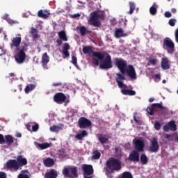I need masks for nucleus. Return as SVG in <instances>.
I'll return each instance as SVG.
<instances>
[{
	"instance_id": "25",
	"label": "nucleus",
	"mask_w": 178,
	"mask_h": 178,
	"mask_svg": "<svg viewBox=\"0 0 178 178\" xmlns=\"http://www.w3.org/2000/svg\"><path fill=\"white\" fill-rule=\"evenodd\" d=\"M128 34L123 33V29H118L115 32V38H122V37H127Z\"/></svg>"
},
{
	"instance_id": "20",
	"label": "nucleus",
	"mask_w": 178,
	"mask_h": 178,
	"mask_svg": "<svg viewBox=\"0 0 178 178\" xmlns=\"http://www.w3.org/2000/svg\"><path fill=\"white\" fill-rule=\"evenodd\" d=\"M38 17H41L42 19H48L49 16H51V13H49V10H40L38 13Z\"/></svg>"
},
{
	"instance_id": "29",
	"label": "nucleus",
	"mask_w": 178,
	"mask_h": 178,
	"mask_svg": "<svg viewBox=\"0 0 178 178\" xmlns=\"http://www.w3.org/2000/svg\"><path fill=\"white\" fill-rule=\"evenodd\" d=\"M35 87H37V85L34 83L29 84L28 86H26L24 89L25 93L29 94V92H30V91H33V90H34Z\"/></svg>"
},
{
	"instance_id": "40",
	"label": "nucleus",
	"mask_w": 178,
	"mask_h": 178,
	"mask_svg": "<svg viewBox=\"0 0 178 178\" xmlns=\"http://www.w3.org/2000/svg\"><path fill=\"white\" fill-rule=\"evenodd\" d=\"M161 115L163 116H166L167 115H169V109L168 108L163 106L162 108H161Z\"/></svg>"
},
{
	"instance_id": "36",
	"label": "nucleus",
	"mask_w": 178,
	"mask_h": 178,
	"mask_svg": "<svg viewBox=\"0 0 178 178\" xmlns=\"http://www.w3.org/2000/svg\"><path fill=\"white\" fill-rule=\"evenodd\" d=\"M60 130H62V127L57 125H53L50 127V131L52 133H58V131H60Z\"/></svg>"
},
{
	"instance_id": "22",
	"label": "nucleus",
	"mask_w": 178,
	"mask_h": 178,
	"mask_svg": "<svg viewBox=\"0 0 178 178\" xmlns=\"http://www.w3.org/2000/svg\"><path fill=\"white\" fill-rule=\"evenodd\" d=\"M16 161L19 164V168H20V166H25V165L27 164V159L24 158L22 155L17 156Z\"/></svg>"
},
{
	"instance_id": "11",
	"label": "nucleus",
	"mask_w": 178,
	"mask_h": 178,
	"mask_svg": "<svg viewBox=\"0 0 178 178\" xmlns=\"http://www.w3.org/2000/svg\"><path fill=\"white\" fill-rule=\"evenodd\" d=\"M6 168L9 170H14L15 172H17V170L20 168L19 163L15 159L8 160L6 163Z\"/></svg>"
},
{
	"instance_id": "64",
	"label": "nucleus",
	"mask_w": 178,
	"mask_h": 178,
	"mask_svg": "<svg viewBox=\"0 0 178 178\" xmlns=\"http://www.w3.org/2000/svg\"><path fill=\"white\" fill-rule=\"evenodd\" d=\"M89 175H83L84 178H92V177H88Z\"/></svg>"
},
{
	"instance_id": "16",
	"label": "nucleus",
	"mask_w": 178,
	"mask_h": 178,
	"mask_svg": "<svg viewBox=\"0 0 178 178\" xmlns=\"http://www.w3.org/2000/svg\"><path fill=\"white\" fill-rule=\"evenodd\" d=\"M140 152L137 150H133L129 156V160L131 162H139L140 161Z\"/></svg>"
},
{
	"instance_id": "19",
	"label": "nucleus",
	"mask_w": 178,
	"mask_h": 178,
	"mask_svg": "<svg viewBox=\"0 0 178 178\" xmlns=\"http://www.w3.org/2000/svg\"><path fill=\"white\" fill-rule=\"evenodd\" d=\"M42 65L44 69H48L47 65L49 63V56L47 53H44L42 56Z\"/></svg>"
},
{
	"instance_id": "56",
	"label": "nucleus",
	"mask_w": 178,
	"mask_h": 178,
	"mask_svg": "<svg viewBox=\"0 0 178 178\" xmlns=\"http://www.w3.org/2000/svg\"><path fill=\"white\" fill-rule=\"evenodd\" d=\"M56 42H57L58 47H60L62 45V44H63V42H62L61 39H58L56 40Z\"/></svg>"
},
{
	"instance_id": "9",
	"label": "nucleus",
	"mask_w": 178,
	"mask_h": 178,
	"mask_svg": "<svg viewBox=\"0 0 178 178\" xmlns=\"http://www.w3.org/2000/svg\"><path fill=\"white\" fill-rule=\"evenodd\" d=\"M163 47H165L168 54H173L175 52V43L170 38H164L163 41Z\"/></svg>"
},
{
	"instance_id": "60",
	"label": "nucleus",
	"mask_w": 178,
	"mask_h": 178,
	"mask_svg": "<svg viewBox=\"0 0 178 178\" xmlns=\"http://www.w3.org/2000/svg\"><path fill=\"white\" fill-rule=\"evenodd\" d=\"M33 35V40H37V38H38V33H33V35Z\"/></svg>"
},
{
	"instance_id": "62",
	"label": "nucleus",
	"mask_w": 178,
	"mask_h": 178,
	"mask_svg": "<svg viewBox=\"0 0 178 178\" xmlns=\"http://www.w3.org/2000/svg\"><path fill=\"white\" fill-rule=\"evenodd\" d=\"M171 12H172V13H176V12H177V10H176V8H172L171 9Z\"/></svg>"
},
{
	"instance_id": "39",
	"label": "nucleus",
	"mask_w": 178,
	"mask_h": 178,
	"mask_svg": "<svg viewBox=\"0 0 178 178\" xmlns=\"http://www.w3.org/2000/svg\"><path fill=\"white\" fill-rule=\"evenodd\" d=\"M49 147H51V144L48 143H39V148H40V149H47V148H49Z\"/></svg>"
},
{
	"instance_id": "44",
	"label": "nucleus",
	"mask_w": 178,
	"mask_h": 178,
	"mask_svg": "<svg viewBox=\"0 0 178 178\" xmlns=\"http://www.w3.org/2000/svg\"><path fill=\"white\" fill-rule=\"evenodd\" d=\"M168 24H170L171 27H174L176 24V19H170L168 22Z\"/></svg>"
},
{
	"instance_id": "5",
	"label": "nucleus",
	"mask_w": 178,
	"mask_h": 178,
	"mask_svg": "<svg viewBox=\"0 0 178 178\" xmlns=\"http://www.w3.org/2000/svg\"><path fill=\"white\" fill-rule=\"evenodd\" d=\"M65 177H79L77 167H65L63 170Z\"/></svg>"
},
{
	"instance_id": "59",
	"label": "nucleus",
	"mask_w": 178,
	"mask_h": 178,
	"mask_svg": "<svg viewBox=\"0 0 178 178\" xmlns=\"http://www.w3.org/2000/svg\"><path fill=\"white\" fill-rule=\"evenodd\" d=\"M31 33L32 35L36 34V33H37V29H35V28H33V29H31Z\"/></svg>"
},
{
	"instance_id": "61",
	"label": "nucleus",
	"mask_w": 178,
	"mask_h": 178,
	"mask_svg": "<svg viewBox=\"0 0 178 178\" xmlns=\"http://www.w3.org/2000/svg\"><path fill=\"white\" fill-rule=\"evenodd\" d=\"M155 79L157 80H161V75L159 74H156L154 75Z\"/></svg>"
},
{
	"instance_id": "54",
	"label": "nucleus",
	"mask_w": 178,
	"mask_h": 178,
	"mask_svg": "<svg viewBox=\"0 0 178 178\" xmlns=\"http://www.w3.org/2000/svg\"><path fill=\"white\" fill-rule=\"evenodd\" d=\"M0 178H6V173L4 172H0Z\"/></svg>"
},
{
	"instance_id": "12",
	"label": "nucleus",
	"mask_w": 178,
	"mask_h": 178,
	"mask_svg": "<svg viewBox=\"0 0 178 178\" xmlns=\"http://www.w3.org/2000/svg\"><path fill=\"white\" fill-rule=\"evenodd\" d=\"M159 151V143L156 138H152L150 140L149 152H158Z\"/></svg>"
},
{
	"instance_id": "21",
	"label": "nucleus",
	"mask_w": 178,
	"mask_h": 178,
	"mask_svg": "<svg viewBox=\"0 0 178 178\" xmlns=\"http://www.w3.org/2000/svg\"><path fill=\"white\" fill-rule=\"evenodd\" d=\"M161 67L163 70H169L170 65H169V59L168 58H163L161 59Z\"/></svg>"
},
{
	"instance_id": "4",
	"label": "nucleus",
	"mask_w": 178,
	"mask_h": 178,
	"mask_svg": "<svg viewBox=\"0 0 178 178\" xmlns=\"http://www.w3.org/2000/svg\"><path fill=\"white\" fill-rule=\"evenodd\" d=\"M18 52L15 55V60L19 65H22V63H24L26 61V48L22 47L21 49H17Z\"/></svg>"
},
{
	"instance_id": "51",
	"label": "nucleus",
	"mask_w": 178,
	"mask_h": 178,
	"mask_svg": "<svg viewBox=\"0 0 178 178\" xmlns=\"http://www.w3.org/2000/svg\"><path fill=\"white\" fill-rule=\"evenodd\" d=\"M60 86H62V83L61 82H56V83H54L52 84L53 87H59Z\"/></svg>"
},
{
	"instance_id": "7",
	"label": "nucleus",
	"mask_w": 178,
	"mask_h": 178,
	"mask_svg": "<svg viewBox=\"0 0 178 178\" xmlns=\"http://www.w3.org/2000/svg\"><path fill=\"white\" fill-rule=\"evenodd\" d=\"M102 17V15L98 14L97 12L95 11L91 13V17L90 18V24L94 26V27H99L101 26V22L99 21V19Z\"/></svg>"
},
{
	"instance_id": "1",
	"label": "nucleus",
	"mask_w": 178,
	"mask_h": 178,
	"mask_svg": "<svg viewBox=\"0 0 178 178\" xmlns=\"http://www.w3.org/2000/svg\"><path fill=\"white\" fill-rule=\"evenodd\" d=\"M114 65L120 70V73H117L115 81L118 83L119 88H127V85L123 83V81L126 80L124 76L125 73L128 77H130L132 80H137V73L136 72V68L131 65H127V61L123 58H114Z\"/></svg>"
},
{
	"instance_id": "14",
	"label": "nucleus",
	"mask_w": 178,
	"mask_h": 178,
	"mask_svg": "<svg viewBox=\"0 0 178 178\" xmlns=\"http://www.w3.org/2000/svg\"><path fill=\"white\" fill-rule=\"evenodd\" d=\"M22 44V35L17 34L15 38H13L11 40L10 47L11 48H19Z\"/></svg>"
},
{
	"instance_id": "45",
	"label": "nucleus",
	"mask_w": 178,
	"mask_h": 178,
	"mask_svg": "<svg viewBox=\"0 0 178 178\" xmlns=\"http://www.w3.org/2000/svg\"><path fill=\"white\" fill-rule=\"evenodd\" d=\"M72 63H73V65L76 67H77V57H76L75 56H72Z\"/></svg>"
},
{
	"instance_id": "63",
	"label": "nucleus",
	"mask_w": 178,
	"mask_h": 178,
	"mask_svg": "<svg viewBox=\"0 0 178 178\" xmlns=\"http://www.w3.org/2000/svg\"><path fill=\"white\" fill-rule=\"evenodd\" d=\"M154 101H155V99L154 98L149 99V102H154Z\"/></svg>"
},
{
	"instance_id": "46",
	"label": "nucleus",
	"mask_w": 178,
	"mask_h": 178,
	"mask_svg": "<svg viewBox=\"0 0 178 178\" xmlns=\"http://www.w3.org/2000/svg\"><path fill=\"white\" fill-rule=\"evenodd\" d=\"M161 122H156L154 123V129L155 130H161Z\"/></svg>"
},
{
	"instance_id": "48",
	"label": "nucleus",
	"mask_w": 178,
	"mask_h": 178,
	"mask_svg": "<svg viewBox=\"0 0 178 178\" xmlns=\"http://www.w3.org/2000/svg\"><path fill=\"white\" fill-rule=\"evenodd\" d=\"M163 131H169L170 130V128L169 127V124H165L163 128Z\"/></svg>"
},
{
	"instance_id": "35",
	"label": "nucleus",
	"mask_w": 178,
	"mask_h": 178,
	"mask_svg": "<svg viewBox=\"0 0 178 178\" xmlns=\"http://www.w3.org/2000/svg\"><path fill=\"white\" fill-rule=\"evenodd\" d=\"M100 158H101V152H99V151L98 150H95L92 152V159L97 160V159H99Z\"/></svg>"
},
{
	"instance_id": "8",
	"label": "nucleus",
	"mask_w": 178,
	"mask_h": 178,
	"mask_svg": "<svg viewBox=\"0 0 178 178\" xmlns=\"http://www.w3.org/2000/svg\"><path fill=\"white\" fill-rule=\"evenodd\" d=\"M133 144L134 146L135 147L136 151H138V152H144V148L145 147V142L141 138H135L133 140Z\"/></svg>"
},
{
	"instance_id": "15",
	"label": "nucleus",
	"mask_w": 178,
	"mask_h": 178,
	"mask_svg": "<svg viewBox=\"0 0 178 178\" xmlns=\"http://www.w3.org/2000/svg\"><path fill=\"white\" fill-rule=\"evenodd\" d=\"M54 99L56 104H63V102L66 101V95L62 92L56 93L54 97Z\"/></svg>"
},
{
	"instance_id": "23",
	"label": "nucleus",
	"mask_w": 178,
	"mask_h": 178,
	"mask_svg": "<svg viewBox=\"0 0 178 178\" xmlns=\"http://www.w3.org/2000/svg\"><path fill=\"white\" fill-rule=\"evenodd\" d=\"M58 177V172L54 169H51L49 172H46L44 178H56Z\"/></svg>"
},
{
	"instance_id": "10",
	"label": "nucleus",
	"mask_w": 178,
	"mask_h": 178,
	"mask_svg": "<svg viewBox=\"0 0 178 178\" xmlns=\"http://www.w3.org/2000/svg\"><path fill=\"white\" fill-rule=\"evenodd\" d=\"M92 126V122L85 117L79 118L78 120V127L79 129H88V127H91Z\"/></svg>"
},
{
	"instance_id": "37",
	"label": "nucleus",
	"mask_w": 178,
	"mask_h": 178,
	"mask_svg": "<svg viewBox=\"0 0 178 178\" xmlns=\"http://www.w3.org/2000/svg\"><path fill=\"white\" fill-rule=\"evenodd\" d=\"M80 30V33L81 35H82V37H84V35H86L87 34V33H90V31H88L87 30V28H86V26H82L79 28Z\"/></svg>"
},
{
	"instance_id": "27",
	"label": "nucleus",
	"mask_w": 178,
	"mask_h": 178,
	"mask_svg": "<svg viewBox=\"0 0 178 178\" xmlns=\"http://www.w3.org/2000/svg\"><path fill=\"white\" fill-rule=\"evenodd\" d=\"M87 136H88V133H87V131L83 130L81 133L77 134L75 136V138H76V140H83V138H84V137H87Z\"/></svg>"
},
{
	"instance_id": "43",
	"label": "nucleus",
	"mask_w": 178,
	"mask_h": 178,
	"mask_svg": "<svg viewBox=\"0 0 178 178\" xmlns=\"http://www.w3.org/2000/svg\"><path fill=\"white\" fill-rule=\"evenodd\" d=\"M18 178H30L29 175L24 174V171H22V173L18 175Z\"/></svg>"
},
{
	"instance_id": "49",
	"label": "nucleus",
	"mask_w": 178,
	"mask_h": 178,
	"mask_svg": "<svg viewBox=\"0 0 178 178\" xmlns=\"http://www.w3.org/2000/svg\"><path fill=\"white\" fill-rule=\"evenodd\" d=\"M0 144H5V138L2 134H0Z\"/></svg>"
},
{
	"instance_id": "30",
	"label": "nucleus",
	"mask_w": 178,
	"mask_h": 178,
	"mask_svg": "<svg viewBox=\"0 0 178 178\" xmlns=\"http://www.w3.org/2000/svg\"><path fill=\"white\" fill-rule=\"evenodd\" d=\"M58 34L60 40H62V41H67V36L66 35V32H65V31H60Z\"/></svg>"
},
{
	"instance_id": "6",
	"label": "nucleus",
	"mask_w": 178,
	"mask_h": 178,
	"mask_svg": "<svg viewBox=\"0 0 178 178\" xmlns=\"http://www.w3.org/2000/svg\"><path fill=\"white\" fill-rule=\"evenodd\" d=\"M104 54V56L106 55V57L103 60L102 63L99 65L100 69H112V67H113V65H112V57L111 56V54L108 53Z\"/></svg>"
},
{
	"instance_id": "53",
	"label": "nucleus",
	"mask_w": 178,
	"mask_h": 178,
	"mask_svg": "<svg viewBox=\"0 0 178 178\" xmlns=\"http://www.w3.org/2000/svg\"><path fill=\"white\" fill-rule=\"evenodd\" d=\"M165 17H172V13H170V12H165Z\"/></svg>"
},
{
	"instance_id": "52",
	"label": "nucleus",
	"mask_w": 178,
	"mask_h": 178,
	"mask_svg": "<svg viewBox=\"0 0 178 178\" xmlns=\"http://www.w3.org/2000/svg\"><path fill=\"white\" fill-rule=\"evenodd\" d=\"M10 17H9V15L5 14L4 16L2 17L3 20H6L8 22Z\"/></svg>"
},
{
	"instance_id": "2",
	"label": "nucleus",
	"mask_w": 178,
	"mask_h": 178,
	"mask_svg": "<svg viewBox=\"0 0 178 178\" xmlns=\"http://www.w3.org/2000/svg\"><path fill=\"white\" fill-rule=\"evenodd\" d=\"M83 52L85 55H91V54H92L94 56L93 64H95V66H98L99 65V60H104V58H105V54L99 51H94L92 50V47L91 46L83 47Z\"/></svg>"
},
{
	"instance_id": "28",
	"label": "nucleus",
	"mask_w": 178,
	"mask_h": 178,
	"mask_svg": "<svg viewBox=\"0 0 178 178\" xmlns=\"http://www.w3.org/2000/svg\"><path fill=\"white\" fill-rule=\"evenodd\" d=\"M121 92L122 94H123V95H129V96L136 95V91L133 90L122 89L121 90Z\"/></svg>"
},
{
	"instance_id": "50",
	"label": "nucleus",
	"mask_w": 178,
	"mask_h": 178,
	"mask_svg": "<svg viewBox=\"0 0 178 178\" xmlns=\"http://www.w3.org/2000/svg\"><path fill=\"white\" fill-rule=\"evenodd\" d=\"M134 122H136V124H141V121H140L137 119L136 114L134 115Z\"/></svg>"
},
{
	"instance_id": "33",
	"label": "nucleus",
	"mask_w": 178,
	"mask_h": 178,
	"mask_svg": "<svg viewBox=\"0 0 178 178\" xmlns=\"http://www.w3.org/2000/svg\"><path fill=\"white\" fill-rule=\"evenodd\" d=\"M168 126L171 131H176L177 130V127L176 126V122L175 121H170L168 122Z\"/></svg>"
},
{
	"instance_id": "3",
	"label": "nucleus",
	"mask_w": 178,
	"mask_h": 178,
	"mask_svg": "<svg viewBox=\"0 0 178 178\" xmlns=\"http://www.w3.org/2000/svg\"><path fill=\"white\" fill-rule=\"evenodd\" d=\"M106 170H111V172H119L122 170V161L119 159L115 157L109 158L106 162Z\"/></svg>"
},
{
	"instance_id": "18",
	"label": "nucleus",
	"mask_w": 178,
	"mask_h": 178,
	"mask_svg": "<svg viewBox=\"0 0 178 178\" xmlns=\"http://www.w3.org/2000/svg\"><path fill=\"white\" fill-rule=\"evenodd\" d=\"M69 49H70V45L69 43H65L62 51L63 58L64 59H66V58H70V54L69 53Z\"/></svg>"
},
{
	"instance_id": "31",
	"label": "nucleus",
	"mask_w": 178,
	"mask_h": 178,
	"mask_svg": "<svg viewBox=\"0 0 178 178\" xmlns=\"http://www.w3.org/2000/svg\"><path fill=\"white\" fill-rule=\"evenodd\" d=\"M5 143L8 145H12L13 144V137L10 135H7L5 136Z\"/></svg>"
},
{
	"instance_id": "38",
	"label": "nucleus",
	"mask_w": 178,
	"mask_h": 178,
	"mask_svg": "<svg viewBox=\"0 0 178 178\" xmlns=\"http://www.w3.org/2000/svg\"><path fill=\"white\" fill-rule=\"evenodd\" d=\"M129 15H133L134 10H136V3L131 1L129 2Z\"/></svg>"
},
{
	"instance_id": "42",
	"label": "nucleus",
	"mask_w": 178,
	"mask_h": 178,
	"mask_svg": "<svg viewBox=\"0 0 178 178\" xmlns=\"http://www.w3.org/2000/svg\"><path fill=\"white\" fill-rule=\"evenodd\" d=\"M156 62H158V60L155 58L150 57L149 59V63H150L151 65H156Z\"/></svg>"
},
{
	"instance_id": "17",
	"label": "nucleus",
	"mask_w": 178,
	"mask_h": 178,
	"mask_svg": "<svg viewBox=\"0 0 178 178\" xmlns=\"http://www.w3.org/2000/svg\"><path fill=\"white\" fill-rule=\"evenodd\" d=\"M82 169L83 170V175L91 176V175L94 174V168H92L91 165L85 164Z\"/></svg>"
},
{
	"instance_id": "55",
	"label": "nucleus",
	"mask_w": 178,
	"mask_h": 178,
	"mask_svg": "<svg viewBox=\"0 0 178 178\" xmlns=\"http://www.w3.org/2000/svg\"><path fill=\"white\" fill-rule=\"evenodd\" d=\"M175 40L178 44V29L175 31Z\"/></svg>"
},
{
	"instance_id": "58",
	"label": "nucleus",
	"mask_w": 178,
	"mask_h": 178,
	"mask_svg": "<svg viewBox=\"0 0 178 178\" xmlns=\"http://www.w3.org/2000/svg\"><path fill=\"white\" fill-rule=\"evenodd\" d=\"M8 23H9V24H15V21H13V19H8V20L7 21Z\"/></svg>"
},
{
	"instance_id": "41",
	"label": "nucleus",
	"mask_w": 178,
	"mask_h": 178,
	"mask_svg": "<svg viewBox=\"0 0 178 178\" xmlns=\"http://www.w3.org/2000/svg\"><path fill=\"white\" fill-rule=\"evenodd\" d=\"M121 178H133V175L130 172H124Z\"/></svg>"
},
{
	"instance_id": "13",
	"label": "nucleus",
	"mask_w": 178,
	"mask_h": 178,
	"mask_svg": "<svg viewBox=\"0 0 178 178\" xmlns=\"http://www.w3.org/2000/svg\"><path fill=\"white\" fill-rule=\"evenodd\" d=\"M163 107V106H162V104L159 103L153 104L147 107V111L149 113V115H151V116H152L154 115V113L156 112V109H161Z\"/></svg>"
},
{
	"instance_id": "34",
	"label": "nucleus",
	"mask_w": 178,
	"mask_h": 178,
	"mask_svg": "<svg viewBox=\"0 0 178 178\" xmlns=\"http://www.w3.org/2000/svg\"><path fill=\"white\" fill-rule=\"evenodd\" d=\"M149 12L150 15H152V16H155V15H156V13L158 12L156 3H154L153 6L150 7Z\"/></svg>"
},
{
	"instance_id": "32",
	"label": "nucleus",
	"mask_w": 178,
	"mask_h": 178,
	"mask_svg": "<svg viewBox=\"0 0 178 178\" xmlns=\"http://www.w3.org/2000/svg\"><path fill=\"white\" fill-rule=\"evenodd\" d=\"M140 163L142 165H147V163H148V157L145 154H142L140 155Z\"/></svg>"
},
{
	"instance_id": "47",
	"label": "nucleus",
	"mask_w": 178,
	"mask_h": 178,
	"mask_svg": "<svg viewBox=\"0 0 178 178\" xmlns=\"http://www.w3.org/2000/svg\"><path fill=\"white\" fill-rule=\"evenodd\" d=\"M38 129H40V126L38 125V124H35L33 126H32L33 131H37Z\"/></svg>"
},
{
	"instance_id": "57",
	"label": "nucleus",
	"mask_w": 178,
	"mask_h": 178,
	"mask_svg": "<svg viewBox=\"0 0 178 178\" xmlns=\"http://www.w3.org/2000/svg\"><path fill=\"white\" fill-rule=\"evenodd\" d=\"M81 15L79 13L77 14H74L73 15H72V17L73 19H76V17H80Z\"/></svg>"
},
{
	"instance_id": "24",
	"label": "nucleus",
	"mask_w": 178,
	"mask_h": 178,
	"mask_svg": "<svg viewBox=\"0 0 178 178\" xmlns=\"http://www.w3.org/2000/svg\"><path fill=\"white\" fill-rule=\"evenodd\" d=\"M97 138L99 143L103 145L108 143V141H109V138H106V136L102 134H97Z\"/></svg>"
},
{
	"instance_id": "26",
	"label": "nucleus",
	"mask_w": 178,
	"mask_h": 178,
	"mask_svg": "<svg viewBox=\"0 0 178 178\" xmlns=\"http://www.w3.org/2000/svg\"><path fill=\"white\" fill-rule=\"evenodd\" d=\"M43 163L46 168H51L55 165V161L51 158H47L44 160Z\"/></svg>"
}]
</instances>
